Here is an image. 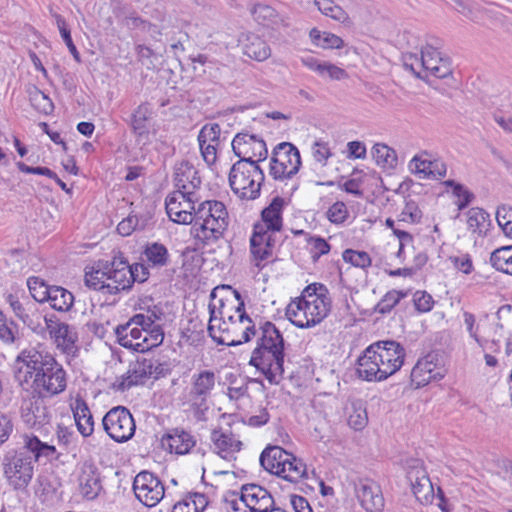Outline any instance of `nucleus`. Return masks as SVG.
<instances>
[{
	"label": "nucleus",
	"mask_w": 512,
	"mask_h": 512,
	"mask_svg": "<svg viewBox=\"0 0 512 512\" xmlns=\"http://www.w3.org/2000/svg\"><path fill=\"white\" fill-rule=\"evenodd\" d=\"M15 364L20 365L15 378L23 390L28 385L35 395L52 398L66 389V372L49 352L34 347L24 349Z\"/></svg>",
	"instance_id": "1"
},
{
	"label": "nucleus",
	"mask_w": 512,
	"mask_h": 512,
	"mask_svg": "<svg viewBox=\"0 0 512 512\" xmlns=\"http://www.w3.org/2000/svg\"><path fill=\"white\" fill-rule=\"evenodd\" d=\"M405 349L394 341H378L368 346L357 360V373L366 381H383L404 364Z\"/></svg>",
	"instance_id": "2"
},
{
	"label": "nucleus",
	"mask_w": 512,
	"mask_h": 512,
	"mask_svg": "<svg viewBox=\"0 0 512 512\" xmlns=\"http://www.w3.org/2000/svg\"><path fill=\"white\" fill-rule=\"evenodd\" d=\"M261 337L249 364L259 370L271 384H278L284 373V338L270 321L260 327Z\"/></svg>",
	"instance_id": "3"
},
{
	"label": "nucleus",
	"mask_w": 512,
	"mask_h": 512,
	"mask_svg": "<svg viewBox=\"0 0 512 512\" xmlns=\"http://www.w3.org/2000/svg\"><path fill=\"white\" fill-rule=\"evenodd\" d=\"M228 224V212L222 202L204 201L193 212L191 234L203 244H210L223 236Z\"/></svg>",
	"instance_id": "4"
},
{
	"label": "nucleus",
	"mask_w": 512,
	"mask_h": 512,
	"mask_svg": "<svg viewBox=\"0 0 512 512\" xmlns=\"http://www.w3.org/2000/svg\"><path fill=\"white\" fill-rule=\"evenodd\" d=\"M264 179L260 166L247 164L245 160H238L232 165L228 178L232 191L242 200L257 199Z\"/></svg>",
	"instance_id": "5"
},
{
	"label": "nucleus",
	"mask_w": 512,
	"mask_h": 512,
	"mask_svg": "<svg viewBox=\"0 0 512 512\" xmlns=\"http://www.w3.org/2000/svg\"><path fill=\"white\" fill-rule=\"evenodd\" d=\"M32 455L23 446L18 450H9L4 454L3 474L9 486L14 490L24 491L34 475Z\"/></svg>",
	"instance_id": "6"
},
{
	"label": "nucleus",
	"mask_w": 512,
	"mask_h": 512,
	"mask_svg": "<svg viewBox=\"0 0 512 512\" xmlns=\"http://www.w3.org/2000/svg\"><path fill=\"white\" fill-rule=\"evenodd\" d=\"M216 375L213 371L202 370L191 377V388L188 400L193 410L194 417L198 421L206 420V412L209 409L208 398L215 386Z\"/></svg>",
	"instance_id": "7"
},
{
	"label": "nucleus",
	"mask_w": 512,
	"mask_h": 512,
	"mask_svg": "<svg viewBox=\"0 0 512 512\" xmlns=\"http://www.w3.org/2000/svg\"><path fill=\"white\" fill-rule=\"evenodd\" d=\"M300 166V152L293 144L282 142L274 148L270 162V175L274 179L291 178Z\"/></svg>",
	"instance_id": "8"
},
{
	"label": "nucleus",
	"mask_w": 512,
	"mask_h": 512,
	"mask_svg": "<svg viewBox=\"0 0 512 512\" xmlns=\"http://www.w3.org/2000/svg\"><path fill=\"white\" fill-rule=\"evenodd\" d=\"M230 504L235 512L241 510V505L247 509L245 512H267L275 501L265 487L249 483L241 487L239 498L231 500Z\"/></svg>",
	"instance_id": "9"
},
{
	"label": "nucleus",
	"mask_w": 512,
	"mask_h": 512,
	"mask_svg": "<svg viewBox=\"0 0 512 512\" xmlns=\"http://www.w3.org/2000/svg\"><path fill=\"white\" fill-rule=\"evenodd\" d=\"M102 424L110 438L118 443L131 439L136 429L132 414L123 406L110 409L103 417Z\"/></svg>",
	"instance_id": "10"
},
{
	"label": "nucleus",
	"mask_w": 512,
	"mask_h": 512,
	"mask_svg": "<svg viewBox=\"0 0 512 512\" xmlns=\"http://www.w3.org/2000/svg\"><path fill=\"white\" fill-rule=\"evenodd\" d=\"M217 302L218 305L215 303H210L208 306L210 314L208 333L215 342L219 337V335L216 333V327L220 335L230 334L231 329L228 325V322L226 321V317H233V314H238L240 311H245L244 301L233 303V300H229L228 298H220Z\"/></svg>",
	"instance_id": "11"
},
{
	"label": "nucleus",
	"mask_w": 512,
	"mask_h": 512,
	"mask_svg": "<svg viewBox=\"0 0 512 512\" xmlns=\"http://www.w3.org/2000/svg\"><path fill=\"white\" fill-rule=\"evenodd\" d=\"M232 150L239 160H245L251 165H258L268 156L265 141L248 133L236 134L232 141Z\"/></svg>",
	"instance_id": "12"
},
{
	"label": "nucleus",
	"mask_w": 512,
	"mask_h": 512,
	"mask_svg": "<svg viewBox=\"0 0 512 512\" xmlns=\"http://www.w3.org/2000/svg\"><path fill=\"white\" fill-rule=\"evenodd\" d=\"M136 498L147 507L156 506L164 497V485L160 479L149 471H141L133 481Z\"/></svg>",
	"instance_id": "13"
},
{
	"label": "nucleus",
	"mask_w": 512,
	"mask_h": 512,
	"mask_svg": "<svg viewBox=\"0 0 512 512\" xmlns=\"http://www.w3.org/2000/svg\"><path fill=\"white\" fill-rule=\"evenodd\" d=\"M105 269L108 280L107 294L114 295L132 287L129 263L122 253L119 252L118 255H115L111 262H106Z\"/></svg>",
	"instance_id": "14"
},
{
	"label": "nucleus",
	"mask_w": 512,
	"mask_h": 512,
	"mask_svg": "<svg viewBox=\"0 0 512 512\" xmlns=\"http://www.w3.org/2000/svg\"><path fill=\"white\" fill-rule=\"evenodd\" d=\"M26 395L22 396L21 418L30 427L42 426L49 422L50 413L44 403L49 397L35 395L32 390L26 388Z\"/></svg>",
	"instance_id": "15"
},
{
	"label": "nucleus",
	"mask_w": 512,
	"mask_h": 512,
	"mask_svg": "<svg viewBox=\"0 0 512 512\" xmlns=\"http://www.w3.org/2000/svg\"><path fill=\"white\" fill-rule=\"evenodd\" d=\"M166 212L169 218L178 224H192L195 210L192 195L187 191H174L165 201Z\"/></svg>",
	"instance_id": "16"
},
{
	"label": "nucleus",
	"mask_w": 512,
	"mask_h": 512,
	"mask_svg": "<svg viewBox=\"0 0 512 512\" xmlns=\"http://www.w3.org/2000/svg\"><path fill=\"white\" fill-rule=\"evenodd\" d=\"M407 479L412 492L421 504H428L434 498L433 484L420 460H413L408 467Z\"/></svg>",
	"instance_id": "17"
},
{
	"label": "nucleus",
	"mask_w": 512,
	"mask_h": 512,
	"mask_svg": "<svg viewBox=\"0 0 512 512\" xmlns=\"http://www.w3.org/2000/svg\"><path fill=\"white\" fill-rule=\"evenodd\" d=\"M153 359L138 357L135 362L130 363L125 374L117 378L113 383V388L117 391L124 392L131 387L142 384L152 376Z\"/></svg>",
	"instance_id": "18"
},
{
	"label": "nucleus",
	"mask_w": 512,
	"mask_h": 512,
	"mask_svg": "<svg viewBox=\"0 0 512 512\" xmlns=\"http://www.w3.org/2000/svg\"><path fill=\"white\" fill-rule=\"evenodd\" d=\"M78 483L80 494L87 500H95L104 493L100 470L91 460L81 465Z\"/></svg>",
	"instance_id": "19"
},
{
	"label": "nucleus",
	"mask_w": 512,
	"mask_h": 512,
	"mask_svg": "<svg viewBox=\"0 0 512 512\" xmlns=\"http://www.w3.org/2000/svg\"><path fill=\"white\" fill-rule=\"evenodd\" d=\"M445 376V370L437 366V356L429 353L419 359L413 367L410 378L415 388H421L431 381H439Z\"/></svg>",
	"instance_id": "20"
},
{
	"label": "nucleus",
	"mask_w": 512,
	"mask_h": 512,
	"mask_svg": "<svg viewBox=\"0 0 512 512\" xmlns=\"http://www.w3.org/2000/svg\"><path fill=\"white\" fill-rule=\"evenodd\" d=\"M355 492L361 506L367 512H382L385 501L376 482L369 479L359 480L355 484Z\"/></svg>",
	"instance_id": "21"
},
{
	"label": "nucleus",
	"mask_w": 512,
	"mask_h": 512,
	"mask_svg": "<svg viewBox=\"0 0 512 512\" xmlns=\"http://www.w3.org/2000/svg\"><path fill=\"white\" fill-rule=\"evenodd\" d=\"M422 67L424 75L428 73L436 78L443 79L452 74L451 62L441 56L433 46L426 45L422 48Z\"/></svg>",
	"instance_id": "22"
},
{
	"label": "nucleus",
	"mask_w": 512,
	"mask_h": 512,
	"mask_svg": "<svg viewBox=\"0 0 512 512\" xmlns=\"http://www.w3.org/2000/svg\"><path fill=\"white\" fill-rule=\"evenodd\" d=\"M47 329L58 348L67 354H75L77 351V333L64 322L46 319Z\"/></svg>",
	"instance_id": "23"
},
{
	"label": "nucleus",
	"mask_w": 512,
	"mask_h": 512,
	"mask_svg": "<svg viewBox=\"0 0 512 512\" xmlns=\"http://www.w3.org/2000/svg\"><path fill=\"white\" fill-rule=\"evenodd\" d=\"M275 245L274 235L266 233L262 226H254L250 239V250L255 260V265L261 268V262L272 256V249Z\"/></svg>",
	"instance_id": "24"
},
{
	"label": "nucleus",
	"mask_w": 512,
	"mask_h": 512,
	"mask_svg": "<svg viewBox=\"0 0 512 512\" xmlns=\"http://www.w3.org/2000/svg\"><path fill=\"white\" fill-rule=\"evenodd\" d=\"M118 343L128 349L138 352L149 350L147 345V335L143 329L130 326V324L119 325L115 329Z\"/></svg>",
	"instance_id": "25"
},
{
	"label": "nucleus",
	"mask_w": 512,
	"mask_h": 512,
	"mask_svg": "<svg viewBox=\"0 0 512 512\" xmlns=\"http://www.w3.org/2000/svg\"><path fill=\"white\" fill-rule=\"evenodd\" d=\"M285 201L282 197L276 196L272 199L270 204L261 212L262 222L256 223L254 226H262L266 233L279 232L283 226L282 211Z\"/></svg>",
	"instance_id": "26"
},
{
	"label": "nucleus",
	"mask_w": 512,
	"mask_h": 512,
	"mask_svg": "<svg viewBox=\"0 0 512 512\" xmlns=\"http://www.w3.org/2000/svg\"><path fill=\"white\" fill-rule=\"evenodd\" d=\"M175 186L177 191H187L193 195V191L201 185L198 171L189 162H182L175 168Z\"/></svg>",
	"instance_id": "27"
},
{
	"label": "nucleus",
	"mask_w": 512,
	"mask_h": 512,
	"mask_svg": "<svg viewBox=\"0 0 512 512\" xmlns=\"http://www.w3.org/2000/svg\"><path fill=\"white\" fill-rule=\"evenodd\" d=\"M290 453L279 446H268L260 455L261 466L271 474L280 476V469L285 467V462Z\"/></svg>",
	"instance_id": "28"
},
{
	"label": "nucleus",
	"mask_w": 512,
	"mask_h": 512,
	"mask_svg": "<svg viewBox=\"0 0 512 512\" xmlns=\"http://www.w3.org/2000/svg\"><path fill=\"white\" fill-rule=\"evenodd\" d=\"M211 440L218 449V454L224 459H230L242 448V442L232 432L213 430Z\"/></svg>",
	"instance_id": "29"
},
{
	"label": "nucleus",
	"mask_w": 512,
	"mask_h": 512,
	"mask_svg": "<svg viewBox=\"0 0 512 512\" xmlns=\"http://www.w3.org/2000/svg\"><path fill=\"white\" fill-rule=\"evenodd\" d=\"M71 409L78 431L83 437L90 436L94 431V420L91 411L82 397H77Z\"/></svg>",
	"instance_id": "30"
},
{
	"label": "nucleus",
	"mask_w": 512,
	"mask_h": 512,
	"mask_svg": "<svg viewBox=\"0 0 512 512\" xmlns=\"http://www.w3.org/2000/svg\"><path fill=\"white\" fill-rule=\"evenodd\" d=\"M163 441L167 443L171 451L180 455L187 454L196 444L194 436L181 428H175L166 434L163 437Z\"/></svg>",
	"instance_id": "31"
},
{
	"label": "nucleus",
	"mask_w": 512,
	"mask_h": 512,
	"mask_svg": "<svg viewBox=\"0 0 512 512\" xmlns=\"http://www.w3.org/2000/svg\"><path fill=\"white\" fill-rule=\"evenodd\" d=\"M243 53L256 61H264L271 55L269 45L256 34H247L241 41Z\"/></svg>",
	"instance_id": "32"
},
{
	"label": "nucleus",
	"mask_w": 512,
	"mask_h": 512,
	"mask_svg": "<svg viewBox=\"0 0 512 512\" xmlns=\"http://www.w3.org/2000/svg\"><path fill=\"white\" fill-rule=\"evenodd\" d=\"M309 327L319 324L329 313L331 301L329 298L314 297V299H302Z\"/></svg>",
	"instance_id": "33"
},
{
	"label": "nucleus",
	"mask_w": 512,
	"mask_h": 512,
	"mask_svg": "<svg viewBox=\"0 0 512 512\" xmlns=\"http://www.w3.org/2000/svg\"><path fill=\"white\" fill-rule=\"evenodd\" d=\"M151 115L152 111L148 103L140 104L131 115L130 126L132 132L139 140L148 138V122L151 119Z\"/></svg>",
	"instance_id": "34"
},
{
	"label": "nucleus",
	"mask_w": 512,
	"mask_h": 512,
	"mask_svg": "<svg viewBox=\"0 0 512 512\" xmlns=\"http://www.w3.org/2000/svg\"><path fill=\"white\" fill-rule=\"evenodd\" d=\"M279 477L288 482L297 483L307 477L306 464L302 459L290 453V457H288V460L285 462V467L280 469Z\"/></svg>",
	"instance_id": "35"
},
{
	"label": "nucleus",
	"mask_w": 512,
	"mask_h": 512,
	"mask_svg": "<svg viewBox=\"0 0 512 512\" xmlns=\"http://www.w3.org/2000/svg\"><path fill=\"white\" fill-rule=\"evenodd\" d=\"M149 266L164 267L169 262V252L167 248L158 242L147 243L143 251Z\"/></svg>",
	"instance_id": "36"
},
{
	"label": "nucleus",
	"mask_w": 512,
	"mask_h": 512,
	"mask_svg": "<svg viewBox=\"0 0 512 512\" xmlns=\"http://www.w3.org/2000/svg\"><path fill=\"white\" fill-rule=\"evenodd\" d=\"M51 308L60 312L70 310L74 302L73 294L61 286H51L48 301Z\"/></svg>",
	"instance_id": "37"
},
{
	"label": "nucleus",
	"mask_w": 512,
	"mask_h": 512,
	"mask_svg": "<svg viewBox=\"0 0 512 512\" xmlns=\"http://www.w3.org/2000/svg\"><path fill=\"white\" fill-rule=\"evenodd\" d=\"M467 224L471 232L485 235L490 226L489 214L482 208L473 207L468 211Z\"/></svg>",
	"instance_id": "38"
},
{
	"label": "nucleus",
	"mask_w": 512,
	"mask_h": 512,
	"mask_svg": "<svg viewBox=\"0 0 512 512\" xmlns=\"http://www.w3.org/2000/svg\"><path fill=\"white\" fill-rule=\"evenodd\" d=\"M241 330L242 332L238 338H236V336H232L231 333L227 335H219L218 339H216V343L226 346H238L249 342L252 337L256 335V327L252 319L251 322H245L242 324Z\"/></svg>",
	"instance_id": "39"
},
{
	"label": "nucleus",
	"mask_w": 512,
	"mask_h": 512,
	"mask_svg": "<svg viewBox=\"0 0 512 512\" xmlns=\"http://www.w3.org/2000/svg\"><path fill=\"white\" fill-rule=\"evenodd\" d=\"M372 156L376 164L384 169H394L397 166L395 150L385 144H375L372 148Z\"/></svg>",
	"instance_id": "40"
},
{
	"label": "nucleus",
	"mask_w": 512,
	"mask_h": 512,
	"mask_svg": "<svg viewBox=\"0 0 512 512\" xmlns=\"http://www.w3.org/2000/svg\"><path fill=\"white\" fill-rule=\"evenodd\" d=\"M490 263L496 270L512 275V248L507 245L494 250Z\"/></svg>",
	"instance_id": "41"
},
{
	"label": "nucleus",
	"mask_w": 512,
	"mask_h": 512,
	"mask_svg": "<svg viewBox=\"0 0 512 512\" xmlns=\"http://www.w3.org/2000/svg\"><path fill=\"white\" fill-rule=\"evenodd\" d=\"M309 36L315 45L323 49H339L344 44L339 36L329 32H321L316 28L311 29Z\"/></svg>",
	"instance_id": "42"
},
{
	"label": "nucleus",
	"mask_w": 512,
	"mask_h": 512,
	"mask_svg": "<svg viewBox=\"0 0 512 512\" xmlns=\"http://www.w3.org/2000/svg\"><path fill=\"white\" fill-rule=\"evenodd\" d=\"M24 447L35 462L42 456L51 457L56 451L54 446L41 442L36 436H25Z\"/></svg>",
	"instance_id": "43"
},
{
	"label": "nucleus",
	"mask_w": 512,
	"mask_h": 512,
	"mask_svg": "<svg viewBox=\"0 0 512 512\" xmlns=\"http://www.w3.org/2000/svg\"><path fill=\"white\" fill-rule=\"evenodd\" d=\"M315 6L325 16L344 23L349 17L346 11L333 0H314Z\"/></svg>",
	"instance_id": "44"
},
{
	"label": "nucleus",
	"mask_w": 512,
	"mask_h": 512,
	"mask_svg": "<svg viewBox=\"0 0 512 512\" xmlns=\"http://www.w3.org/2000/svg\"><path fill=\"white\" fill-rule=\"evenodd\" d=\"M286 316L289 321L299 328H309V320L302 299L291 302L286 308Z\"/></svg>",
	"instance_id": "45"
},
{
	"label": "nucleus",
	"mask_w": 512,
	"mask_h": 512,
	"mask_svg": "<svg viewBox=\"0 0 512 512\" xmlns=\"http://www.w3.org/2000/svg\"><path fill=\"white\" fill-rule=\"evenodd\" d=\"M29 100L32 106L39 112L46 115L50 114L54 110V104L52 100L36 86H32L28 89Z\"/></svg>",
	"instance_id": "46"
},
{
	"label": "nucleus",
	"mask_w": 512,
	"mask_h": 512,
	"mask_svg": "<svg viewBox=\"0 0 512 512\" xmlns=\"http://www.w3.org/2000/svg\"><path fill=\"white\" fill-rule=\"evenodd\" d=\"M148 218L130 214L124 218L117 226V231L122 236H129L135 230H144L147 226Z\"/></svg>",
	"instance_id": "47"
},
{
	"label": "nucleus",
	"mask_w": 512,
	"mask_h": 512,
	"mask_svg": "<svg viewBox=\"0 0 512 512\" xmlns=\"http://www.w3.org/2000/svg\"><path fill=\"white\" fill-rule=\"evenodd\" d=\"M107 283V270L105 269V264H103L101 268L91 272H86L85 274V284L89 288L107 293Z\"/></svg>",
	"instance_id": "48"
},
{
	"label": "nucleus",
	"mask_w": 512,
	"mask_h": 512,
	"mask_svg": "<svg viewBox=\"0 0 512 512\" xmlns=\"http://www.w3.org/2000/svg\"><path fill=\"white\" fill-rule=\"evenodd\" d=\"M27 285L31 296L40 303L47 302L50 296L51 286H48L38 277H29Z\"/></svg>",
	"instance_id": "49"
},
{
	"label": "nucleus",
	"mask_w": 512,
	"mask_h": 512,
	"mask_svg": "<svg viewBox=\"0 0 512 512\" xmlns=\"http://www.w3.org/2000/svg\"><path fill=\"white\" fill-rule=\"evenodd\" d=\"M18 325L0 311V340L12 344L18 338Z\"/></svg>",
	"instance_id": "50"
},
{
	"label": "nucleus",
	"mask_w": 512,
	"mask_h": 512,
	"mask_svg": "<svg viewBox=\"0 0 512 512\" xmlns=\"http://www.w3.org/2000/svg\"><path fill=\"white\" fill-rule=\"evenodd\" d=\"M55 19H56L57 27L59 29L61 37H62L63 41L65 42L69 52L72 54L73 58L75 59V61L77 63H81L80 53L78 52L75 44L73 43L70 29L68 28L65 19L59 14H55Z\"/></svg>",
	"instance_id": "51"
},
{
	"label": "nucleus",
	"mask_w": 512,
	"mask_h": 512,
	"mask_svg": "<svg viewBox=\"0 0 512 512\" xmlns=\"http://www.w3.org/2000/svg\"><path fill=\"white\" fill-rule=\"evenodd\" d=\"M447 187L452 188L454 196L458 198L457 207L459 210L465 209L474 199V194L466 189L462 184L454 180H447L444 182Z\"/></svg>",
	"instance_id": "52"
},
{
	"label": "nucleus",
	"mask_w": 512,
	"mask_h": 512,
	"mask_svg": "<svg viewBox=\"0 0 512 512\" xmlns=\"http://www.w3.org/2000/svg\"><path fill=\"white\" fill-rule=\"evenodd\" d=\"M342 258L346 263L362 269L370 267L372 263L371 257L365 251L346 249L342 254Z\"/></svg>",
	"instance_id": "53"
},
{
	"label": "nucleus",
	"mask_w": 512,
	"mask_h": 512,
	"mask_svg": "<svg viewBox=\"0 0 512 512\" xmlns=\"http://www.w3.org/2000/svg\"><path fill=\"white\" fill-rule=\"evenodd\" d=\"M220 135H221V127L218 123L205 124L201 128V130L198 134L199 146H203L205 143L219 144Z\"/></svg>",
	"instance_id": "54"
},
{
	"label": "nucleus",
	"mask_w": 512,
	"mask_h": 512,
	"mask_svg": "<svg viewBox=\"0 0 512 512\" xmlns=\"http://www.w3.org/2000/svg\"><path fill=\"white\" fill-rule=\"evenodd\" d=\"M406 295V292L397 290L387 292L383 296V298L378 302L376 306V311H378L381 314H386L390 312L402 298L406 297Z\"/></svg>",
	"instance_id": "55"
},
{
	"label": "nucleus",
	"mask_w": 512,
	"mask_h": 512,
	"mask_svg": "<svg viewBox=\"0 0 512 512\" xmlns=\"http://www.w3.org/2000/svg\"><path fill=\"white\" fill-rule=\"evenodd\" d=\"M255 21L263 26L269 25L277 17L276 10L266 4H256L251 9Z\"/></svg>",
	"instance_id": "56"
},
{
	"label": "nucleus",
	"mask_w": 512,
	"mask_h": 512,
	"mask_svg": "<svg viewBox=\"0 0 512 512\" xmlns=\"http://www.w3.org/2000/svg\"><path fill=\"white\" fill-rule=\"evenodd\" d=\"M496 220L507 237L512 238V207L501 205L496 211Z\"/></svg>",
	"instance_id": "57"
},
{
	"label": "nucleus",
	"mask_w": 512,
	"mask_h": 512,
	"mask_svg": "<svg viewBox=\"0 0 512 512\" xmlns=\"http://www.w3.org/2000/svg\"><path fill=\"white\" fill-rule=\"evenodd\" d=\"M433 161L423 159L422 156H414L409 163V169L412 173L419 175L420 178L426 179L431 176Z\"/></svg>",
	"instance_id": "58"
},
{
	"label": "nucleus",
	"mask_w": 512,
	"mask_h": 512,
	"mask_svg": "<svg viewBox=\"0 0 512 512\" xmlns=\"http://www.w3.org/2000/svg\"><path fill=\"white\" fill-rule=\"evenodd\" d=\"M349 216V212L344 202L337 201L329 207L326 212L327 219L333 224H342Z\"/></svg>",
	"instance_id": "59"
},
{
	"label": "nucleus",
	"mask_w": 512,
	"mask_h": 512,
	"mask_svg": "<svg viewBox=\"0 0 512 512\" xmlns=\"http://www.w3.org/2000/svg\"><path fill=\"white\" fill-rule=\"evenodd\" d=\"M403 66L406 70L411 71L417 78L425 79L427 75H423L422 54L418 57L416 54L407 53L403 56Z\"/></svg>",
	"instance_id": "60"
},
{
	"label": "nucleus",
	"mask_w": 512,
	"mask_h": 512,
	"mask_svg": "<svg viewBox=\"0 0 512 512\" xmlns=\"http://www.w3.org/2000/svg\"><path fill=\"white\" fill-rule=\"evenodd\" d=\"M422 218V212L415 201L409 200L406 202L402 212L400 213L399 221L418 223Z\"/></svg>",
	"instance_id": "61"
},
{
	"label": "nucleus",
	"mask_w": 512,
	"mask_h": 512,
	"mask_svg": "<svg viewBox=\"0 0 512 512\" xmlns=\"http://www.w3.org/2000/svg\"><path fill=\"white\" fill-rule=\"evenodd\" d=\"M413 302L419 312H429L434 304L432 296L425 291H416L413 295Z\"/></svg>",
	"instance_id": "62"
},
{
	"label": "nucleus",
	"mask_w": 512,
	"mask_h": 512,
	"mask_svg": "<svg viewBox=\"0 0 512 512\" xmlns=\"http://www.w3.org/2000/svg\"><path fill=\"white\" fill-rule=\"evenodd\" d=\"M368 422L367 412L364 408H355L348 418L349 425L355 430L363 429Z\"/></svg>",
	"instance_id": "63"
},
{
	"label": "nucleus",
	"mask_w": 512,
	"mask_h": 512,
	"mask_svg": "<svg viewBox=\"0 0 512 512\" xmlns=\"http://www.w3.org/2000/svg\"><path fill=\"white\" fill-rule=\"evenodd\" d=\"M317 68L320 75L328 74V76L333 80H342L348 77V74L344 69L334 64L325 63L324 66H318Z\"/></svg>",
	"instance_id": "64"
}]
</instances>
